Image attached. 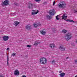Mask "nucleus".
I'll return each mask as SVG.
<instances>
[{
	"instance_id": "obj_4",
	"label": "nucleus",
	"mask_w": 77,
	"mask_h": 77,
	"mask_svg": "<svg viewBox=\"0 0 77 77\" xmlns=\"http://www.w3.org/2000/svg\"><path fill=\"white\" fill-rule=\"evenodd\" d=\"M49 14L50 15L53 16L55 14V13H54V10H51L49 11Z\"/></svg>"
},
{
	"instance_id": "obj_12",
	"label": "nucleus",
	"mask_w": 77,
	"mask_h": 77,
	"mask_svg": "<svg viewBox=\"0 0 77 77\" xmlns=\"http://www.w3.org/2000/svg\"><path fill=\"white\" fill-rule=\"evenodd\" d=\"M32 12H35V11H37V12H35H35H32V15H35V14H37L38 12H39V11H38V10H36V11L35 10H32Z\"/></svg>"
},
{
	"instance_id": "obj_32",
	"label": "nucleus",
	"mask_w": 77,
	"mask_h": 77,
	"mask_svg": "<svg viewBox=\"0 0 77 77\" xmlns=\"http://www.w3.org/2000/svg\"><path fill=\"white\" fill-rule=\"evenodd\" d=\"M75 63H77V60H75Z\"/></svg>"
},
{
	"instance_id": "obj_10",
	"label": "nucleus",
	"mask_w": 77,
	"mask_h": 77,
	"mask_svg": "<svg viewBox=\"0 0 77 77\" xmlns=\"http://www.w3.org/2000/svg\"><path fill=\"white\" fill-rule=\"evenodd\" d=\"M40 33L41 34H42V35H45V34H46V32L44 31V29H43L41 31H40Z\"/></svg>"
},
{
	"instance_id": "obj_18",
	"label": "nucleus",
	"mask_w": 77,
	"mask_h": 77,
	"mask_svg": "<svg viewBox=\"0 0 77 77\" xmlns=\"http://www.w3.org/2000/svg\"><path fill=\"white\" fill-rule=\"evenodd\" d=\"M66 21H69V22H71V23H74V21L73 20L67 19L66 20Z\"/></svg>"
},
{
	"instance_id": "obj_37",
	"label": "nucleus",
	"mask_w": 77,
	"mask_h": 77,
	"mask_svg": "<svg viewBox=\"0 0 77 77\" xmlns=\"http://www.w3.org/2000/svg\"><path fill=\"white\" fill-rule=\"evenodd\" d=\"M75 77H77V75H76V76H75Z\"/></svg>"
},
{
	"instance_id": "obj_11",
	"label": "nucleus",
	"mask_w": 77,
	"mask_h": 77,
	"mask_svg": "<svg viewBox=\"0 0 77 77\" xmlns=\"http://www.w3.org/2000/svg\"><path fill=\"white\" fill-rule=\"evenodd\" d=\"M77 7V5H76V6L74 7L73 8V10L74 11V14H77V8H76Z\"/></svg>"
},
{
	"instance_id": "obj_19",
	"label": "nucleus",
	"mask_w": 77,
	"mask_h": 77,
	"mask_svg": "<svg viewBox=\"0 0 77 77\" xmlns=\"http://www.w3.org/2000/svg\"><path fill=\"white\" fill-rule=\"evenodd\" d=\"M31 27L29 26V25H27L26 26V29L28 30L30 29Z\"/></svg>"
},
{
	"instance_id": "obj_30",
	"label": "nucleus",
	"mask_w": 77,
	"mask_h": 77,
	"mask_svg": "<svg viewBox=\"0 0 77 77\" xmlns=\"http://www.w3.org/2000/svg\"><path fill=\"white\" fill-rule=\"evenodd\" d=\"M20 77H26V75H23Z\"/></svg>"
},
{
	"instance_id": "obj_15",
	"label": "nucleus",
	"mask_w": 77,
	"mask_h": 77,
	"mask_svg": "<svg viewBox=\"0 0 77 77\" xmlns=\"http://www.w3.org/2000/svg\"><path fill=\"white\" fill-rule=\"evenodd\" d=\"M20 24V22L18 21H15L14 23V24L16 27V26H17L18 25Z\"/></svg>"
},
{
	"instance_id": "obj_36",
	"label": "nucleus",
	"mask_w": 77,
	"mask_h": 77,
	"mask_svg": "<svg viewBox=\"0 0 77 77\" xmlns=\"http://www.w3.org/2000/svg\"><path fill=\"white\" fill-rule=\"evenodd\" d=\"M66 59H68V57H67Z\"/></svg>"
},
{
	"instance_id": "obj_23",
	"label": "nucleus",
	"mask_w": 77,
	"mask_h": 77,
	"mask_svg": "<svg viewBox=\"0 0 77 77\" xmlns=\"http://www.w3.org/2000/svg\"><path fill=\"white\" fill-rule=\"evenodd\" d=\"M7 64L8 65H9V57L7 56Z\"/></svg>"
},
{
	"instance_id": "obj_35",
	"label": "nucleus",
	"mask_w": 77,
	"mask_h": 77,
	"mask_svg": "<svg viewBox=\"0 0 77 77\" xmlns=\"http://www.w3.org/2000/svg\"><path fill=\"white\" fill-rule=\"evenodd\" d=\"M7 50H9V48H8L7 49Z\"/></svg>"
},
{
	"instance_id": "obj_16",
	"label": "nucleus",
	"mask_w": 77,
	"mask_h": 77,
	"mask_svg": "<svg viewBox=\"0 0 77 77\" xmlns=\"http://www.w3.org/2000/svg\"><path fill=\"white\" fill-rule=\"evenodd\" d=\"M59 75L61 77H63L65 76V73L64 72H62Z\"/></svg>"
},
{
	"instance_id": "obj_2",
	"label": "nucleus",
	"mask_w": 77,
	"mask_h": 77,
	"mask_svg": "<svg viewBox=\"0 0 77 77\" xmlns=\"http://www.w3.org/2000/svg\"><path fill=\"white\" fill-rule=\"evenodd\" d=\"M66 3L64 2H61L58 5V6L60 8L63 9L65 8H66Z\"/></svg>"
},
{
	"instance_id": "obj_34",
	"label": "nucleus",
	"mask_w": 77,
	"mask_h": 77,
	"mask_svg": "<svg viewBox=\"0 0 77 77\" xmlns=\"http://www.w3.org/2000/svg\"><path fill=\"white\" fill-rule=\"evenodd\" d=\"M59 72V73H62V71H60Z\"/></svg>"
},
{
	"instance_id": "obj_25",
	"label": "nucleus",
	"mask_w": 77,
	"mask_h": 77,
	"mask_svg": "<svg viewBox=\"0 0 77 77\" xmlns=\"http://www.w3.org/2000/svg\"><path fill=\"white\" fill-rule=\"evenodd\" d=\"M15 54H16L15 53H13L11 54V56H13L14 57V56H15Z\"/></svg>"
},
{
	"instance_id": "obj_6",
	"label": "nucleus",
	"mask_w": 77,
	"mask_h": 77,
	"mask_svg": "<svg viewBox=\"0 0 77 77\" xmlns=\"http://www.w3.org/2000/svg\"><path fill=\"white\" fill-rule=\"evenodd\" d=\"M59 49L61 51H65V47L61 45L60 46L59 48Z\"/></svg>"
},
{
	"instance_id": "obj_24",
	"label": "nucleus",
	"mask_w": 77,
	"mask_h": 77,
	"mask_svg": "<svg viewBox=\"0 0 77 77\" xmlns=\"http://www.w3.org/2000/svg\"><path fill=\"white\" fill-rule=\"evenodd\" d=\"M33 26L35 27H37L38 25L36 24H34Z\"/></svg>"
},
{
	"instance_id": "obj_9",
	"label": "nucleus",
	"mask_w": 77,
	"mask_h": 77,
	"mask_svg": "<svg viewBox=\"0 0 77 77\" xmlns=\"http://www.w3.org/2000/svg\"><path fill=\"white\" fill-rule=\"evenodd\" d=\"M49 47L53 49L56 47V46L53 43H51L50 44Z\"/></svg>"
},
{
	"instance_id": "obj_7",
	"label": "nucleus",
	"mask_w": 77,
	"mask_h": 77,
	"mask_svg": "<svg viewBox=\"0 0 77 77\" xmlns=\"http://www.w3.org/2000/svg\"><path fill=\"white\" fill-rule=\"evenodd\" d=\"M2 3L4 5L7 6V5H9V0H5Z\"/></svg>"
},
{
	"instance_id": "obj_17",
	"label": "nucleus",
	"mask_w": 77,
	"mask_h": 77,
	"mask_svg": "<svg viewBox=\"0 0 77 77\" xmlns=\"http://www.w3.org/2000/svg\"><path fill=\"white\" fill-rule=\"evenodd\" d=\"M67 32V30H66L65 29H63L62 30V31H61V33H66Z\"/></svg>"
},
{
	"instance_id": "obj_1",
	"label": "nucleus",
	"mask_w": 77,
	"mask_h": 77,
	"mask_svg": "<svg viewBox=\"0 0 77 77\" xmlns=\"http://www.w3.org/2000/svg\"><path fill=\"white\" fill-rule=\"evenodd\" d=\"M64 38L66 41H68L72 38V34L70 32L67 33L64 36Z\"/></svg>"
},
{
	"instance_id": "obj_20",
	"label": "nucleus",
	"mask_w": 77,
	"mask_h": 77,
	"mask_svg": "<svg viewBox=\"0 0 77 77\" xmlns=\"http://www.w3.org/2000/svg\"><path fill=\"white\" fill-rule=\"evenodd\" d=\"M46 17H47L48 19H51V18H52V17H51L50 16H49L48 15L46 16Z\"/></svg>"
},
{
	"instance_id": "obj_31",
	"label": "nucleus",
	"mask_w": 77,
	"mask_h": 77,
	"mask_svg": "<svg viewBox=\"0 0 77 77\" xmlns=\"http://www.w3.org/2000/svg\"><path fill=\"white\" fill-rule=\"evenodd\" d=\"M0 77H4V76L2 75H0Z\"/></svg>"
},
{
	"instance_id": "obj_3",
	"label": "nucleus",
	"mask_w": 77,
	"mask_h": 77,
	"mask_svg": "<svg viewBox=\"0 0 77 77\" xmlns=\"http://www.w3.org/2000/svg\"><path fill=\"white\" fill-rule=\"evenodd\" d=\"M40 62L42 64H45L47 62V60L45 58L42 57L40 59Z\"/></svg>"
},
{
	"instance_id": "obj_8",
	"label": "nucleus",
	"mask_w": 77,
	"mask_h": 77,
	"mask_svg": "<svg viewBox=\"0 0 77 77\" xmlns=\"http://www.w3.org/2000/svg\"><path fill=\"white\" fill-rule=\"evenodd\" d=\"M14 74L15 75H19V74H20L19 71L17 69L15 70L14 72Z\"/></svg>"
},
{
	"instance_id": "obj_27",
	"label": "nucleus",
	"mask_w": 77,
	"mask_h": 77,
	"mask_svg": "<svg viewBox=\"0 0 77 77\" xmlns=\"http://www.w3.org/2000/svg\"><path fill=\"white\" fill-rule=\"evenodd\" d=\"M58 16H59V15H57L56 17V18L57 20H59V18H58Z\"/></svg>"
},
{
	"instance_id": "obj_33",
	"label": "nucleus",
	"mask_w": 77,
	"mask_h": 77,
	"mask_svg": "<svg viewBox=\"0 0 77 77\" xmlns=\"http://www.w3.org/2000/svg\"><path fill=\"white\" fill-rule=\"evenodd\" d=\"M72 46H75V44H72Z\"/></svg>"
},
{
	"instance_id": "obj_28",
	"label": "nucleus",
	"mask_w": 77,
	"mask_h": 77,
	"mask_svg": "<svg viewBox=\"0 0 77 77\" xmlns=\"http://www.w3.org/2000/svg\"><path fill=\"white\" fill-rule=\"evenodd\" d=\"M55 3H56V1H54L53 2V5L54 6V5H55Z\"/></svg>"
},
{
	"instance_id": "obj_26",
	"label": "nucleus",
	"mask_w": 77,
	"mask_h": 77,
	"mask_svg": "<svg viewBox=\"0 0 77 77\" xmlns=\"http://www.w3.org/2000/svg\"><path fill=\"white\" fill-rule=\"evenodd\" d=\"M56 63V60H53L52 61V63Z\"/></svg>"
},
{
	"instance_id": "obj_5",
	"label": "nucleus",
	"mask_w": 77,
	"mask_h": 77,
	"mask_svg": "<svg viewBox=\"0 0 77 77\" xmlns=\"http://www.w3.org/2000/svg\"><path fill=\"white\" fill-rule=\"evenodd\" d=\"M3 41H8L9 39V36L7 35H5L2 37Z\"/></svg>"
},
{
	"instance_id": "obj_13",
	"label": "nucleus",
	"mask_w": 77,
	"mask_h": 77,
	"mask_svg": "<svg viewBox=\"0 0 77 77\" xmlns=\"http://www.w3.org/2000/svg\"><path fill=\"white\" fill-rule=\"evenodd\" d=\"M33 4H32V3H29V4L28 8H29V9H32V8H33Z\"/></svg>"
},
{
	"instance_id": "obj_14",
	"label": "nucleus",
	"mask_w": 77,
	"mask_h": 77,
	"mask_svg": "<svg viewBox=\"0 0 77 77\" xmlns=\"http://www.w3.org/2000/svg\"><path fill=\"white\" fill-rule=\"evenodd\" d=\"M67 17V16H66V14H64L63 16L62 17V18L63 20H66Z\"/></svg>"
},
{
	"instance_id": "obj_22",
	"label": "nucleus",
	"mask_w": 77,
	"mask_h": 77,
	"mask_svg": "<svg viewBox=\"0 0 77 77\" xmlns=\"http://www.w3.org/2000/svg\"><path fill=\"white\" fill-rule=\"evenodd\" d=\"M39 44V42H35V43H34V45H37L38 44Z\"/></svg>"
},
{
	"instance_id": "obj_29",
	"label": "nucleus",
	"mask_w": 77,
	"mask_h": 77,
	"mask_svg": "<svg viewBox=\"0 0 77 77\" xmlns=\"http://www.w3.org/2000/svg\"><path fill=\"white\" fill-rule=\"evenodd\" d=\"M26 47H29V48H30V47H31V46L30 45H27Z\"/></svg>"
},
{
	"instance_id": "obj_21",
	"label": "nucleus",
	"mask_w": 77,
	"mask_h": 77,
	"mask_svg": "<svg viewBox=\"0 0 77 77\" xmlns=\"http://www.w3.org/2000/svg\"><path fill=\"white\" fill-rule=\"evenodd\" d=\"M41 0H35V1L37 3H40V2H41Z\"/></svg>"
}]
</instances>
